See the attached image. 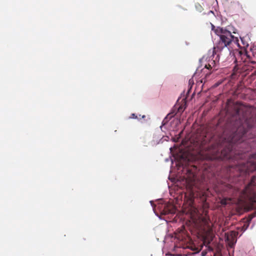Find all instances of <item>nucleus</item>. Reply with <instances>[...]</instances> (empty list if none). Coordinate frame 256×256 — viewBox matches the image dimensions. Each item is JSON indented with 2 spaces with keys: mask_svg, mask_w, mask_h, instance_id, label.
Instances as JSON below:
<instances>
[{
  "mask_svg": "<svg viewBox=\"0 0 256 256\" xmlns=\"http://www.w3.org/2000/svg\"><path fill=\"white\" fill-rule=\"evenodd\" d=\"M211 158L238 161L240 174L256 170V114L240 120L210 146Z\"/></svg>",
  "mask_w": 256,
  "mask_h": 256,
  "instance_id": "f257e3e1",
  "label": "nucleus"
},
{
  "mask_svg": "<svg viewBox=\"0 0 256 256\" xmlns=\"http://www.w3.org/2000/svg\"><path fill=\"white\" fill-rule=\"evenodd\" d=\"M210 147L206 152V160L201 162L200 168L195 166L186 169V174L188 180L191 182L190 187L192 192L198 190L202 193L208 190V184L211 182L210 176L213 175V168L211 162L216 159L211 158L212 154H210ZM204 195V194H202Z\"/></svg>",
  "mask_w": 256,
  "mask_h": 256,
  "instance_id": "f03ea898",
  "label": "nucleus"
},
{
  "mask_svg": "<svg viewBox=\"0 0 256 256\" xmlns=\"http://www.w3.org/2000/svg\"><path fill=\"white\" fill-rule=\"evenodd\" d=\"M217 34L220 36V40L214 48L213 54H218V56H226L230 54V46H240L238 38L232 34L230 32L220 28V32L217 30Z\"/></svg>",
  "mask_w": 256,
  "mask_h": 256,
  "instance_id": "7ed1b4c3",
  "label": "nucleus"
},
{
  "mask_svg": "<svg viewBox=\"0 0 256 256\" xmlns=\"http://www.w3.org/2000/svg\"><path fill=\"white\" fill-rule=\"evenodd\" d=\"M242 197L250 203L256 202V176H252L250 182L246 186L242 193Z\"/></svg>",
  "mask_w": 256,
  "mask_h": 256,
  "instance_id": "20e7f679",
  "label": "nucleus"
},
{
  "mask_svg": "<svg viewBox=\"0 0 256 256\" xmlns=\"http://www.w3.org/2000/svg\"><path fill=\"white\" fill-rule=\"evenodd\" d=\"M213 236L210 226H208V230L206 234L203 236V240L204 244H209L212 240Z\"/></svg>",
  "mask_w": 256,
  "mask_h": 256,
  "instance_id": "39448f33",
  "label": "nucleus"
},
{
  "mask_svg": "<svg viewBox=\"0 0 256 256\" xmlns=\"http://www.w3.org/2000/svg\"><path fill=\"white\" fill-rule=\"evenodd\" d=\"M174 212V208L173 206H164V210L162 212V214L166 215L169 214H172Z\"/></svg>",
  "mask_w": 256,
  "mask_h": 256,
  "instance_id": "423d86ee",
  "label": "nucleus"
},
{
  "mask_svg": "<svg viewBox=\"0 0 256 256\" xmlns=\"http://www.w3.org/2000/svg\"><path fill=\"white\" fill-rule=\"evenodd\" d=\"M230 199H228V200H230ZM228 200L226 198H223L221 200L220 203L222 205L226 206L228 204Z\"/></svg>",
  "mask_w": 256,
  "mask_h": 256,
  "instance_id": "0eeeda50",
  "label": "nucleus"
},
{
  "mask_svg": "<svg viewBox=\"0 0 256 256\" xmlns=\"http://www.w3.org/2000/svg\"><path fill=\"white\" fill-rule=\"evenodd\" d=\"M239 54L240 55L244 54V56H246L247 58H250V56L248 55V52H245L244 53H242V52H239Z\"/></svg>",
  "mask_w": 256,
  "mask_h": 256,
  "instance_id": "6e6552de",
  "label": "nucleus"
},
{
  "mask_svg": "<svg viewBox=\"0 0 256 256\" xmlns=\"http://www.w3.org/2000/svg\"><path fill=\"white\" fill-rule=\"evenodd\" d=\"M256 216V214H251L250 215L248 216L249 221H250L254 217Z\"/></svg>",
  "mask_w": 256,
  "mask_h": 256,
  "instance_id": "1a4fd4ad",
  "label": "nucleus"
},
{
  "mask_svg": "<svg viewBox=\"0 0 256 256\" xmlns=\"http://www.w3.org/2000/svg\"><path fill=\"white\" fill-rule=\"evenodd\" d=\"M205 68H206L207 69L210 70L212 68V66L210 63H209L208 64L205 65Z\"/></svg>",
  "mask_w": 256,
  "mask_h": 256,
  "instance_id": "9d476101",
  "label": "nucleus"
},
{
  "mask_svg": "<svg viewBox=\"0 0 256 256\" xmlns=\"http://www.w3.org/2000/svg\"><path fill=\"white\" fill-rule=\"evenodd\" d=\"M210 64L212 66V68L214 67L216 65V62L214 60H212L211 62H210Z\"/></svg>",
  "mask_w": 256,
  "mask_h": 256,
  "instance_id": "9b49d317",
  "label": "nucleus"
},
{
  "mask_svg": "<svg viewBox=\"0 0 256 256\" xmlns=\"http://www.w3.org/2000/svg\"><path fill=\"white\" fill-rule=\"evenodd\" d=\"M131 118H138L137 116H136L134 114H132L130 116Z\"/></svg>",
  "mask_w": 256,
  "mask_h": 256,
  "instance_id": "f8f14e48",
  "label": "nucleus"
},
{
  "mask_svg": "<svg viewBox=\"0 0 256 256\" xmlns=\"http://www.w3.org/2000/svg\"><path fill=\"white\" fill-rule=\"evenodd\" d=\"M214 256H222L221 254L219 252H216L214 254Z\"/></svg>",
  "mask_w": 256,
  "mask_h": 256,
  "instance_id": "ddd939ff",
  "label": "nucleus"
},
{
  "mask_svg": "<svg viewBox=\"0 0 256 256\" xmlns=\"http://www.w3.org/2000/svg\"><path fill=\"white\" fill-rule=\"evenodd\" d=\"M189 84H194V80L192 79H190L188 81Z\"/></svg>",
  "mask_w": 256,
  "mask_h": 256,
  "instance_id": "4468645a",
  "label": "nucleus"
},
{
  "mask_svg": "<svg viewBox=\"0 0 256 256\" xmlns=\"http://www.w3.org/2000/svg\"><path fill=\"white\" fill-rule=\"evenodd\" d=\"M178 110L179 112H183L184 110L183 109L182 107V106H180L178 109Z\"/></svg>",
  "mask_w": 256,
  "mask_h": 256,
  "instance_id": "2eb2a0df",
  "label": "nucleus"
},
{
  "mask_svg": "<svg viewBox=\"0 0 256 256\" xmlns=\"http://www.w3.org/2000/svg\"><path fill=\"white\" fill-rule=\"evenodd\" d=\"M202 221L206 224H208V220L206 219H204Z\"/></svg>",
  "mask_w": 256,
  "mask_h": 256,
  "instance_id": "dca6fc26",
  "label": "nucleus"
},
{
  "mask_svg": "<svg viewBox=\"0 0 256 256\" xmlns=\"http://www.w3.org/2000/svg\"><path fill=\"white\" fill-rule=\"evenodd\" d=\"M196 8H198V7H200V9H202V6H200V4H196Z\"/></svg>",
  "mask_w": 256,
  "mask_h": 256,
  "instance_id": "f3484780",
  "label": "nucleus"
},
{
  "mask_svg": "<svg viewBox=\"0 0 256 256\" xmlns=\"http://www.w3.org/2000/svg\"><path fill=\"white\" fill-rule=\"evenodd\" d=\"M146 118V116H145L144 115H143V116H142V118Z\"/></svg>",
  "mask_w": 256,
  "mask_h": 256,
  "instance_id": "a211bd4d",
  "label": "nucleus"
},
{
  "mask_svg": "<svg viewBox=\"0 0 256 256\" xmlns=\"http://www.w3.org/2000/svg\"><path fill=\"white\" fill-rule=\"evenodd\" d=\"M199 10H200L201 9H200V8H198Z\"/></svg>",
  "mask_w": 256,
  "mask_h": 256,
  "instance_id": "6ab92c4d",
  "label": "nucleus"
},
{
  "mask_svg": "<svg viewBox=\"0 0 256 256\" xmlns=\"http://www.w3.org/2000/svg\"><path fill=\"white\" fill-rule=\"evenodd\" d=\"M227 240H229V238H228H228H227Z\"/></svg>",
  "mask_w": 256,
  "mask_h": 256,
  "instance_id": "aec40b11",
  "label": "nucleus"
}]
</instances>
